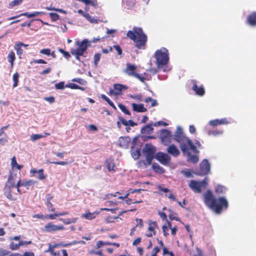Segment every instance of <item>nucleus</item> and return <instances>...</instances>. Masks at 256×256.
I'll return each instance as SVG.
<instances>
[{"mask_svg": "<svg viewBox=\"0 0 256 256\" xmlns=\"http://www.w3.org/2000/svg\"><path fill=\"white\" fill-rule=\"evenodd\" d=\"M174 140L179 144L180 148L184 154L188 156L187 161L196 164L199 158L197 156L191 155L190 150L195 154H198L199 151L192 140L186 137L180 127H178L174 134Z\"/></svg>", "mask_w": 256, "mask_h": 256, "instance_id": "obj_1", "label": "nucleus"}, {"mask_svg": "<svg viewBox=\"0 0 256 256\" xmlns=\"http://www.w3.org/2000/svg\"><path fill=\"white\" fill-rule=\"evenodd\" d=\"M204 198L206 204L216 214H220L223 210L228 208V202L224 197L216 198L210 190L204 194Z\"/></svg>", "mask_w": 256, "mask_h": 256, "instance_id": "obj_2", "label": "nucleus"}, {"mask_svg": "<svg viewBox=\"0 0 256 256\" xmlns=\"http://www.w3.org/2000/svg\"><path fill=\"white\" fill-rule=\"evenodd\" d=\"M126 36L133 41L137 49L144 50L146 48L148 36L141 28L134 26L132 30L128 31Z\"/></svg>", "mask_w": 256, "mask_h": 256, "instance_id": "obj_3", "label": "nucleus"}, {"mask_svg": "<svg viewBox=\"0 0 256 256\" xmlns=\"http://www.w3.org/2000/svg\"><path fill=\"white\" fill-rule=\"evenodd\" d=\"M154 58L156 60V64L158 68L166 65L169 62V53L168 50L165 48H162L156 51Z\"/></svg>", "mask_w": 256, "mask_h": 256, "instance_id": "obj_4", "label": "nucleus"}, {"mask_svg": "<svg viewBox=\"0 0 256 256\" xmlns=\"http://www.w3.org/2000/svg\"><path fill=\"white\" fill-rule=\"evenodd\" d=\"M76 44L78 46L77 49L72 48L70 53L74 56L76 58L80 60V56H82L84 52L90 46V42L86 39H84L81 42L78 41Z\"/></svg>", "mask_w": 256, "mask_h": 256, "instance_id": "obj_5", "label": "nucleus"}, {"mask_svg": "<svg viewBox=\"0 0 256 256\" xmlns=\"http://www.w3.org/2000/svg\"><path fill=\"white\" fill-rule=\"evenodd\" d=\"M136 66L128 62L126 64V68L124 69V72L128 76L134 77L140 82H144L146 78L142 74H139L136 72Z\"/></svg>", "mask_w": 256, "mask_h": 256, "instance_id": "obj_6", "label": "nucleus"}, {"mask_svg": "<svg viewBox=\"0 0 256 256\" xmlns=\"http://www.w3.org/2000/svg\"><path fill=\"white\" fill-rule=\"evenodd\" d=\"M146 153V163H144L146 166L150 165L154 158H155L154 154L156 152L155 148L151 145L146 144V149L144 150Z\"/></svg>", "mask_w": 256, "mask_h": 256, "instance_id": "obj_7", "label": "nucleus"}, {"mask_svg": "<svg viewBox=\"0 0 256 256\" xmlns=\"http://www.w3.org/2000/svg\"><path fill=\"white\" fill-rule=\"evenodd\" d=\"M207 182L206 179L200 182H198L195 180H191L189 183V187L195 192L200 193L202 192V188L206 187Z\"/></svg>", "mask_w": 256, "mask_h": 256, "instance_id": "obj_8", "label": "nucleus"}, {"mask_svg": "<svg viewBox=\"0 0 256 256\" xmlns=\"http://www.w3.org/2000/svg\"><path fill=\"white\" fill-rule=\"evenodd\" d=\"M160 138L164 144L165 146L169 144L171 142V132L166 129L161 130Z\"/></svg>", "mask_w": 256, "mask_h": 256, "instance_id": "obj_9", "label": "nucleus"}, {"mask_svg": "<svg viewBox=\"0 0 256 256\" xmlns=\"http://www.w3.org/2000/svg\"><path fill=\"white\" fill-rule=\"evenodd\" d=\"M64 230L65 228L62 225H56L52 222L48 223L44 227V230L48 232H53Z\"/></svg>", "mask_w": 256, "mask_h": 256, "instance_id": "obj_10", "label": "nucleus"}, {"mask_svg": "<svg viewBox=\"0 0 256 256\" xmlns=\"http://www.w3.org/2000/svg\"><path fill=\"white\" fill-rule=\"evenodd\" d=\"M189 84H192V89L195 92V94L199 96H203L205 94V90L202 85L199 87L197 85V81L194 80H190Z\"/></svg>", "mask_w": 256, "mask_h": 256, "instance_id": "obj_11", "label": "nucleus"}, {"mask_svg": "<svg viewBox=\"0 0 256 256\" xmlns=\"http://www.w3.org/2000/svg\"><path fill=\"white\" fill-rule=\"evenodd\" d=\"M14 188L8 187L5 186L4 188V194L10 200H16L18 194L14 192Z\"/></svg>", "mask_w": 256, "mask_h": 256, "instance_id": "obj_12", "label": "nucleus"}, {"mask_svg": "<svg viewBox=\"0 0 256 256\" xmlns=\"http://www.w3.org/2000/svg\"><path fill=\"white\" fill-rule=\"evenodd\" d=\"M210 164L206 159L203 160L200 164V174L206 175L210 172Z\"/></svg>", "mask_w": 256, "mask_h": 256, "instance_id": "obj_13", "label": "nucleus"}, {"mask_svg": "<svg viewBox=\"0 0 256 256\" xmlns=\"http://www.w3.org/2000/svg\"><path fill=\"white\" fill-rule=\"evenodd\" d=\"M155 158L164 165H167L170 160V156L162 152H158L156 154Z\"/></svg>", "mask_w": 256, "mask_h": 256, "instance_id": "obj_14", "label": "nucleus"}, {"mask_svg": "<svg viewBox=\"0 0 256 256\" xmlns=\"http://www.w3.org/2000/svg\"><path fill=\"white\" fill-rule=\"evenodd\" d=\"M126 89L127 87L126 86L120 84H116L114 85V90H110L109 94H114L115 96L120 95L122 94V90Z\"/></svg>", "mask_w": 256, "mask_h": 256, "instance_id": "obj_15", "label": "nucleus"}, {"mask_svg": "<svg viewBox=\"0 0 256 256\" xmlns=\"http://www.w3.org/2000/svg\"><path fill=\"white\" fill-rule=\"evenodd\" d=\"M32 242L31 240L24 241L20 240L18 244H16L13 242H12L10 244V248L11 250H17L20 248V246L28 245L31 244Z\"/></svg>", "mask_w": 256, "mask_h": 256, "instance_id": "obj_16", "label": "nucleus"}, {"mask_svg": "<svg viewBox=\"0 0 256 256\" xmlns=\"http://www.w3.org/2000/svg\"><path fill=\"white\" fill-rule=\"evenodd\" d=\"M130 141V138L128 136H120L118 140L119 146L124 148H128Z\"/></svg>", "mask_w": 256, "mask_h": 256, "instance_id": "obj_17", "label": "nucleus"}, {"mask_svg": "<svg viewBox=\"0 0 256 256\" xmlns=\"http://www.w3.org/2000/svg\"><path fill=\"white\" fill-rule=\"evenodd\" d=\"M30 174L32 176H34L36 174H38V178L40 180H43L46 179V175L44 174V170L43 168L40 169L38 170L36 168L31 169L30 170Z\"/></svg>", "mask_w": 256, "mask_h": 256, "instance_id": "obj_18", "label": "nucleus"}, {"mask_svg": "<svg viewBox=\"0 0 256 256\" xmlns=\"http://www.w3.org/2000/svg\"><path fill=\"white\" fill-rule=\"evenodd\" d=\"M246 23L252 26H256V12H254L248 16Z\"/></svg>", "mask_w": 256, "mask_h": 256, "instance_id": "obj_19", "label": "nucleus"}, {"mask_svg": "<svg viewBox=\"0 0 256 256\" xmlns=\"http://www.w3.org/2000/svg\"><path fill=\"white\" fill-rule=\"evenodd\" d=\"M44 14V12H34L32 14H30L28 12H24V13L20 14L18 16L10 17V18H8V20H14L18 18H19L20 16H26L28 18H32V17H34V16H36L40 15L41 14Z\"/></svg>", "mask_w": 256, "mask_h": 256, "instance_id": "obj_20", "label": "nucleus"}, {"mask_svg": "<svg viewBox=\"0 0 256 256\" xmlns=\"http://www.w3.org/2000/svg\"><path fill=\"white\" fill-rule=\"evenodd\" d=\"M78 243V242L77 241L75 240V241L72 242L67 243V244H64L63 242L57 243V244H48V248H51L52 249L54 250L55 248H58L60 246L66 247V246H72L73 244H76Z\"/></svg>", "mask_w": 256, "mask_h": 256, "instance_id": "obj_21", "label": "nucleus"}, {"mask_svg": "<svg viewBox=\"0 0 256 256\" xmlns=\"http://www.w3.org/2000/svg\"><path fill=\"white\" fill-rule=\"evenodd\" d=\"M167 152L174 156H178L180 154V150L174 144L168 146L167 148Z\"/></svg>", "mask_w": 256, "mask_h": 256, "instance_id": "obj_22", "label": "nucleus"}, {"mask_svg": "<svg viewBox=\"0 0 256 256\" xmlns=\"http://www.w3.org/2000/svg\"><path fill=\"white\" fill-rule=\"evenodd\" d=\"M228 122L226 118H222L220 120H210L209 124L212 126H216L218 125L228 124Z\"/></svg>", "mask_w": 256, "mask_h": 256, "instance_id": "obj_23", "label": "nucleus"}, {"mask_svg": "<svg viewBox=\"0 0 256 256\" xmlns=\"http://www.w3.org/2000/svg\"><path fill=\"white\" fill-rule=\"evenodd\" d=\"M132 106L133 110L136 112H146L147 110V109L144 106V104H136L133 103L132 104Z\"/></svg>", "mask_w": 256, "mask_h": 256, "instance_id": "obj_24", "label": "nucleus"}, {"mask_svg": "<svg viewBox=\"0 0 256 256\" xmlns=\"http://www.w3.org/2000/svg\"><path fill=\"white\" fill-rule=\"evenodd\" d=\"M157 226L158 224L156 222H150L148 227V230L150 231V232L146 234V236L148 237H152L153 235H154L156 233L154 228Z\"/></svg>", "mask_w": 256, "mask_h": 256, "instance_id": "obj_25", "label": "nucleus"}, {"mask_svg": "<svg viewBox=\"0 0 256 256\" xmlns=\"http://www.w3.org/2000/svg\"><path fill=\"white\" fill-rule=\"evenodd\" d=\"M136 209H132L130 210H124L120 212L118 215L116 216H108L106 218V222H114V220L118 218L120 216L122 215L123 214L126 213L128 212H133L136 210Z\"/></svg>", "mask_w": 256, "mask_h": 256, "instance_id": "obj_26", "label": "nucleus"}, {"mask_svg": "<svg viewBox=\"0 0 256 256\" xmlns=\"http://www.w3.org/2000/svg\"><path fill=\"white\" fill-rule=\"evenodd\" d=\"M154 128L151 124H148L144 126L141 130V132L143 134H151Z\"/></svg>", "mask_w": 256, "mask_h": 256, "instance_id": "obj_27", "label": "nucleus"}, {"mask_svg": "<svg viewBox=\"0 0 256 256\" xmlns=\"http://www.w3.org/2000/svg\"><path fill=\"white\" fill-rule=\"evenodd\" d=\"M142 196L141 194L138 195V199H132V198H130L126 200V203L130 205L132 204H138L142 202Z\"/></svg>", "mask_w": 256, "mask_h": 256, "instance_id": "obj_28", "label": "nucleus"}, {"mask_svg": "<svg viewBox=\"0 0 256 256\" xmlns=\"http://www.w3.org/2000/svg\"><path fill=\"white\" fill-rule=\"evenodd\" d=\"M105 163L106 164L107 168L110 172L112 171L114 172L116 171V170H114L115 164L113 160H106L105 162Z\"/></svg>", "mask_w": 256, "mask_h": 256, "instance_id": "obj_29", "label": "nucleus"}, {"mask_svg": "<svg viewBox=\"0 0 256 256\" xmlns=\"http://www.w3.org/2000/svg\"><path fill=\"white\" fill-rule=\"evenodd\" d=\"M5 186H8V187L14 188L15 187V180L14 176L10 174L8 178V181Z\"/></svg>", "mask_w": 256, "mask_h": 256, "instance_id": "obj_30", "label": "nucleus"}, {"mask_svg": "<svg viewBox=\"0 0 256 256\" xmlns=\"http://www.w3.org/2000/svg\"><path fill=\"white\" fill-rule=\"evenodd\" d=\"M152 168L156 172L160 174L164 173L165 171L163 168L161 167L158 164L156 163H154L152 164Z\"/></svg>", "mask_w": 256, "mask_h": 256, "instance_id": "obj_31", "label": "nucleus"}, {"mask_svg": "<svg viewBox=\"0 0 256 256\" xmlns=\"http://www.w3.org/2000/svg\"><path fill=\"white\" fill-rule=\"evenodd\" d=\"M8 62H10L12 67L13 66L14 62L16 60V56L14 52L11 50L8 56Z\"/></svg>", "mask_w": 256, "mask_h": 256, "instance_id": "obj_32", "label": "nucleus"}, {"mask_svg": "<svg viewBox=\"0 0 256 256\" xmlns=\"http://www.w3.org/2000/svg\"><path fill=\"white\" fill-rule=\"evenodd\" d=\"M98 214V213H96V212H93V213L88 212V213L82 214V218H84L86 220H92L96 218V215Z\"/></svg>", "mask_w": 256, "mask_h": 256, "instance_id": "obj_33", "label": "nucleus"}, {"mask_svg": "<svg viewBox=\"0 0 256 256\" xmlns=\"http://www.w3.org/2000/svg\"><path fill=\"white\" fill-rule=\"evenodd\" d=\"M11 166L12 168H16L18 170H21L23 166L18 164L16 162V156H14L11 160Z\"/></svg>", "mask_w": 256, "mask_h": 256, "instance_id": "obj_34", "label": "nucleus"}, {"mask_svg": "<svg viewBox=\"0 0 256 256\" xmlns=\"http://www.w3.org/2000/svg\"><path fill=\"white\" fill-rule=\"evenodd\" d=\"M88 21H89L90 23L92 24H98V19L94 18H92L90 15L88 13L86 12V14L84 16Z\"/></svg>", "mask_w": 256, "mask_h": 256, "instance_id": "obj_35", "label": "nucleus"}, {"mask_svg": "<svg viewBox=\"0 0 256 256\" xmlns=\"http://www.w3.org/2000/svg\"><path fill=\"white\" fill-rule=\"evenodd\" d=\"M222 132L223 131L222 130L215 129L208 130V136H216L222 134Z\"/></svg>", "mask_w": 256, "mask_h": 256, "instance_id": "obj_36", "label": "nucleus"}, {"mask_svg": "<svg viewBox=\"0 0 256 256\" xmlns=\"http://www.w3.org/2000/svg\"><path fill=\"white\" fill-rule=\"evenodd\" d=\"M100 98L106 100L110 106H111L114 109L116 110V108L114 106V104L110 100V99L107 97L106 95L102 94L100 96Z\"/></svg>", "mask_w": 256, "mask_h": 256, "instance_id": "obj_37", "label": "nucleus"}, {"mask_svg": "<svg viewBox=\"0 0 256 256\" xmlns=\"http://www.w3.org/2000/svg\"><path fill=\"white\" fill-rule=\"evenodd\" d=\"M143 190L142 189H134V190H132V189H130L128 190V192L126 193V194L124 196V198H128V196L130 194H134V193H140V192Z\"/></svg>", "mask_w": 256, "mask_h": 256, "instance_id": "obj_38", "label": "nucleus"}, {"mask_svg": "<svg viewBox=\"0 0 256 256\" xmlns=\"http://www.w3.org/2000/svg\"><path fill=\"white\" fill-rule=\"evenodd\" d=\"M60 220L66 224H69L72 223H75L76 220V218H60Z\"/></svg>", "mask_w": 256, "mask_h": 256, "instance_id": "obj_39", "label": "nucleus"}, {"mask_svg": "<svg viewBox=\"0 0 256 256\" xmlns=\"http://www.w3.org/2000/svg\"><path fill=\"white\" fill-rule=\"evenodd\" d=\"M14 48L16 52V54L18 55L19 58H22V56L23 54V50L22 48L16 44L14 46Z\"/></svg>", "mask_w": 256, "mask_h": 256, "instance_id": "obj_40", "label": "nucleus"}, {"mask_svg": "<svg viewBox=\"0 0 256 256\" xmlns=\"http://www.w3.org/2000/svg\"><path fill=\"white\" fill-rule=\"evenodd\" d=\"M68 214L69 212H64L59 213H55L54 214H50L49 216L52 218V220H54L56 219L58 216L68 215Z\"/></svg>", "mask_w": 256, "mask_h": 256, "instance_id": "obj_41", "label": "nucleus"}, {"mask_svg": "<svg viewBox=\"0 0 256 256\" xmlns=\"http://www.w3.org/2000/svg\"><path fill=\"white\" fill-rule=\"evenodd\" d=\"M226 192V188L224 186L218 185L215 188L216 194H222Z\"/></svg>", "mask_w": 256, "mask_h": 256, "instance_id": "obj_42", "label": "nucleus"}, {"mask_svg": "<svg viewBox=\"0 0 256 256\" xmlns=\"http://www.w3.org/2000/svg\"><path fill=\"white\" fill-rule=\"evenodd\" d=\"M36 182L32 180H25L22 182V186L26 187L27 188H28V187L34 185L35 184Z\"/></svg>", "mask_w": 256, "mask_h": 256, "instance_id": "obj_43", "label": "nucleus"}, {"mask_svg": "<svg viewBox=\"0 0 256 256\" xmlns=\"http://www.w3.org/2000/svg\"><path fill=\"white\" fill-rule=\"evenodd\" d=\"M151 102V107L155 106L158 105V103L156 100L152 99L151 97H148L144 100V102L146 103H148V102Z\"/></svg>", "mask_w": 256, "mask_h": 256, "instance_id": "obj_44", "label": "nucleus"}, {"mask_svg": "<svg viewBox=\"0 0 256 256\" xmlns=\"http://www.w3.org/2000/svg\"><path fill=\"white\" fill-rule=\"evenodd\" d=\"M102 54L100 53H96L94 55V65L95 68H97L98 66V63L100 60Z\"/></svg>", "mask_w": 256, "mask_h": 256, "instance_id": "obj_45", "label": "nucleus"}, {"mask_svg": "<svg viewBox=\"0 0 256 256\" xmlns=\"http://www.w3.org/2000/svg\"><path fill=\"white\" fill-rule=\"evenodd\" d=\"M118 108H120V110L126 114H128L130 116V111L128 110L127 108L124 104H118Z\"/></svg>", "mask_w": 256, "mask_h": 256, "instance_id": "obj_46", "label": "nucleus"}, {"mask_svg": "<svg viewBox=\"0 0 256 256\" xmlns=\"http://www.w3.org/2000/svg\"><path fill=\"white\" fill-rule=\"evenodd\" d=\"M49 216H50V214L45 215V216L43 215L42 214H36L32 216V218L42 219V220H45V219H48V218L52 220V218L50 217Z\"/></svg>", "mask_w": 256, "mask_h": 256, "instance_id": "obj_47", "label": "nucleus"}, {"mask_svg": "<svg viewBox=\"0 0 256 256\" xmlns=\"http://www.w3.org/2000/svg\"><path fill=\"white\" fill-rule=\"evenodd\" d=\"M18 78H19V74L18 72H16L12 76V79L14 80V84H13V87H16L18 86Z\"/></svg>", "mask_w": 256, "mask_h": 256, "instance_id": "obj_48", "label": "nucleus"}, {"mask_svg": "<svg viewBox=\"0 0 256 256\" xmlns=\"http://www.w3.org/2000/svg\"><path fill=\"white\" fill-rule=\"evenodd\" d=\"M45 252H50L52 256H60V252L59 251H56L52 249L51 248H48L45 250Z\"/></svg>", "mask_w": 256, "mask_h": 256, "instance_id": "obj_49", "label": "nucleus"}, {"mask_svg": "<svg viewBox=\"0 0 256 256\" xmlns=\"http://www.w3.org/2000/svg\"><path fill=\"white\" fill-rule=\"evenodd\" d=\"M44 136H43L42 134H34L31 135L30 140L32 141H35L36 140H38V139H40V138H44Z\"/></svg>", "mask_w": 256, "mask_h": 256, "instance_id": "obj_50", "label": "nucleus"}, {"mask_svg": "<svg viewBox=\"0 0 256 256\" xmlns=\"http://www.w3.org/2000/svg\"><path fill=\"white\" fill-rule=\"evenodd\" d=\"M24 0H14L11 2L9 5L10 8H12L16 6L20 5Z\"/></svg>", "mask_w": 256, "mask_h": 256, "instance_id": "obj_51", "label": "nucleus"}, {"mask_svg": "<svg viewBox=\"0 0 256 256\" xmlns=\"http://www.w3.org/2000/svg\"><path fill=\"white\" fill-rule=\"evenodd\" d=\"M46 205L48 210V212H55V208L54 207L53 204L50 202H46Z\"/></svg>", "mask_w": 256, "mask_h": 256, "instance_id": "obj_52", "label": "nucleus"}, {"mask_svg": "<svg viewBox=\"0 0 256 256\" xmlns=\"http://www.w3.org/2000/svg\"><path fill=\"white\" fill-rule=\"evenodd\" d=\"M58 52H60L66 58V59H69L70 58V54H69V52L65 51L63 49L59 48Z\"/></svg>", "mask_w": 256, "mask_h": 256, "instance_id": "obj_53", "label": "nucleus"}, {"mask_svg": "<svg viewBox=\"0 0 256 256\" xmlns=\"http://www.w3.org/2000/svg\"><path fill=\"white\" fill-rule=\"evenodd\" d=\"M168 198L174 200V201H175V202H178V204L182 208H184V206H182V202H179L178 200L172 194V193H170L169 196H168Z\"/></svg>", "mask_w": 256, "mask_h": 256, "instance_id": "obj_54", "label": "nucleus"}, {"mask_svg": "<svg viewBox=\"0 0 256 256\" xmlns=\"http://www.w3.org/2000/svg\"><path fill=\"white\" fill-rule=\"evenodd\" d=\"M49 15L52 20V21H56L59 19L60 16L56 13L50 12Z\"/></svg>", "mask_w": 256, "mask_h": 256, "instance_id": "obj_55", "label": "nucleus"}, {"mask_svg": "<svg viewBox=\"0 0 256 256\" xmlns=\"http://www.w3.org/2000/svg\"><path fill=\"white\" fill-rule=\"evenodd\" d=\"M55 88L57 90H62L64 88V82H60L55 84Z\"/></svg>", "mask_w": 256, "mask_h": 256, "instance_id": "obj_56", "label": "nucleus"}, {"mask_svg": "<svg viewBox=\"0 0 256 256\" xmlns=\"http://www.w3.org/2000/svg\"><path fill=\"white\" fill-rule=\"evenodd\" d=\"M10 252L9 251L0 248V256H8Z\"/></svg>", "mask_w": 256, "mask_h": 256, "instance_id": "obj_57", "label": "nucleus"}, {"mask_svg": "<svg viewBox=\"0 0 256 256\" xmlns=\"http://www.w3.org/2000/svg\"><path fill=\"white\" fill-rule=\"evenodd\" d=\"M50 52L51 50L50 48H44L40 50V53L46 56H50Z\"/></svg>", "mask_w": 256, "mask_h": 256, "instance_id": "obj_58", "label": "nucleus"}, {"mask_svg": "<svg viewBox=\"0 0 256 256\" xmlns=\"http://www.w3.org/2000/svg\"><path fill=\"white\" fill-rule=\"evenodd\" d=\"M158 188L159 191L166 193L170 192V190L168 188H164L162 186V185H160L158 186Z\"/></svg>", "mask_w": 256, "mask_h": 256, "instance_id": "obj_59", "label": "nucleus"}, {"mask_svg": "<svg viewBox=\"0 0 256 256\" xmlns=\"http://www.w3.org/2000/svg\"><path fill=\"white\" fill-rule=\"evenodd\" d=\"M168 229H169L168 228L166 225H164L162 226V232H163L164 236H168L169 234L168 232Z\"/></svg>", "mask_w": 256, "mask_h": 256, "instance_id": "obj_60", "label": "nucleus"}, {"mask_svg": "<svg viewBox=\"0 0 256 256\" xmlns=\"http://www.w3.org/2000/svg\"><path fill=\"white\" fill-rule=\"evenodd\" d=\"M106 244H107V242L99 240L96 242V248L98 249L103 246L106 245Z\"/></svg>", "mask_w": 256, "mask_h": 256, "instance_id": "obj_61", "label": "nucleus"}, {"mask_svg": "<svg viewBox=\"0 0 256 256\" xmlns=\"http://www.w3.org/2000/svg\"><path fill=\"white\" fill-rule=\"evenodd\" d=\"M140 155V150H137L132 153V156L135 158H138Z\"/></svg>", "mask_w": 256, "mask_h": 256, "instance_id": "obj_62", "label": "nucleus"}, {"mask_svg": "<svg viewBox=\"0 0 256 256\" xmlns=\"http://www.w3.org/2000/svg\"><path fill=\"white\" fill-rule=\"evenodd\" d=\"M44 100L47 102H50V104H52L54 102V100H55V98L54 96H49V97H45L44 98Z\"/></svg>", "mask_w": 256, "mask_h": 256, "instance_id": "obj_63", "label": "nucleus"}, {"mask_svg": "<svg viewBox=\"0 0 256 256\" xmlns=\"http://www.w3.org/2000/svg\"><path fill=\"white\" fill-rule=\"evenodd\" d=\"M114 48L116 50L117 53L118 55H121L122 54V51L120 46L114 45Z\"/></svg>", "mask_w": 256, "mask_h": 256, "instance_id": "obj_64", "label": "nucleus"}]
</instances>
